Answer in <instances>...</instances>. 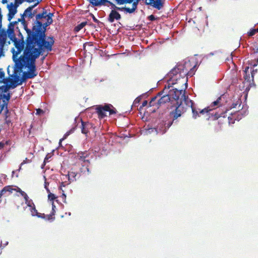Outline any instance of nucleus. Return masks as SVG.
I'll return each instance as SVG.
<instances>
[{
	"label": "nucleus",
	"instance_id": "52",
	"mask_svg": "<svg viewBox=\"0 0 258 258\" xmlns=\"http://www.w3.org/2000/svg\"><path fill=\"white\" fill-rule=\"evenodd\" d=\"M4 147V143L0 142V149L3 148Z\"/></svg>",
	"mask_w": 258,
	"mask_h": 258
},
{
	"label": "nucleus",
	"instance_id": "62",
	"mask_svg": "<svg viewBox=\"0 0 258 258\" xmlns=\"http://www.w3.org/2000/svg\"><path fill=\"white\" fill-rule=\"evenodd\" d=\"M137 99H135V101H137V102H139V100H137Z\"/></svg>",
	"mask_w": 258,
	"mask_h": 258
},
{
	"label": "nucleus",
	"instance_id": "22",
	"mask_svg": "<svg viewBox=\"0 0 258 258\" xmlns=\"http://www.w3.org/2000/svg\"><path fill=\"white\" fill-rule=\"evenodd\" d=\"M17 86V85H15L14 84H13L12 85H8L7 83H6V85L0 87V92L6 93L11 88H15Z\"/></svg>",
	"mask_w": 258,
	"mask_h": 258
},
{
	"label": "nucleus",
	"instance_id": "47",
	"mask_svg": "<svg viewBox=\"0 0 258 258\" xmlns=\"http://www.w3.org/2000/svg\"><path fill=\"white\" fill-rule=\"evenodd\" d=\"M91 16L92 17L93 20L95 23H98L99 21L98 19L96 18V17L92 14H91Z\"/></svg>",
	"mask_w": 258,
	"mask_h": 258
},
{
	"label": "nucleus",
	"instance_id": "38",
	"mask_svg": "<svg viewBox=\"0 0 258 258\" xmlns=\"http://www.w3.org/2000/svg\"><path fill=\"white\" fill-rule=\"evenodd\" d=\"M5 123L8 125H9L10 124L12 123L11 119H10V117H8V116H6V117H5Z\"/></svg>",
	"mask_w": 258,
	"mask_h": 258
},
{
	"label": "nucleus",
	"instance_id": "53",
	"mask_svg": "<svg viewBox=\"0 0 258 258\" xmlns=\"http://www.w3.org/2000/svg\"><path fill=\"white\" fill-rule=\"evenodd\" d=\"M64 139V138H62V139H60L59 142V145H61L62 141Z\"/></svg>",
	"mask_w": 258,
	"mask_h": 258
},
{
	"label": "nucleus",
	"instance_id": "8",
	"mask_svg": "<svg viewBox=\"0 0 258 258\" xmlns=\"http://www.w3.org/2000/svg\"><path fill=\"white\" fill-rule=\"evenodd\" d=\"M109 6H110V9L111 11L109 14L107 20L110 23H113L115 20L118 21L120 20L121 18L120 14L118 13V10L117 8H119V7L116 6L114 4L112 3L111 2L109 3Z\"/></svg>",
	"mask_w": 258,
	"mask_h": 258
},
{
	"label": "nucleus",
	"instance_id": "35",
	"mask_svg": "<svg viewBox=\"0 0 258 258\" xmlns=\"http://www.w3.org/2000/svg\"><path fill=\"white\" fill-rule=\"evenodd\" d=\"M57 197L53 194L50 193L48 195V199L49 200L51 201L52 202Z\"/></svg>",
	"mask_w": 258,
	"mask_h": 258
},
{
	"label": "nucleus",
	"instance_id": "32",
	"mask_svg": "<svg viewBox=\"0 0 258 258\" xmlns=\"http://www.w3.org/2000/svg\"><path fill=\"white\" fill-rule=\"evenodd\" d=\"M212 109L210 108V107H207L206 108H205L203 109L200 110L199 109V113L202 114H204L205 113H207L209 112L210 111L212 110Z\"/></svg>",
	"mask_w": 258,
	"mask_h": 258
},
{
	"label": "nucleus",
	"instance_id": "18",
	"mask_svg": "<svg viewBox=\"0 0 258 258\" xmlns=\"http://www.w3.org/2000/svg\"><path fill=\"white\" fill-rule=\"evenodd\" d=\"M158 104H159L161 106L165 104V103L169 102L170 101H173V100H171V98L169 95V93L168 94H165V95H162L159 98H158Z\"/></svg>",
	"mask_w": 258,
	"mask_h": 258
},
{
	"label": "nucleus",
	"instance_id": "14",
	"mask_svg": "<svg viewBox=\"0 0 258 258\" xmlns=\"http://www.w3.org/2000/svg\"><path fill=\"white\" fill-rule=\"evenodd\" d=\"M11 98L10 93L7 94H0V113H2L5 108L8 106L9 102Z\"/></svg>",
	"mask_w": 258,
	"mask_h": 258
},
{
	"label": "nucleus",
	"instance_id": "42",
	"mask_svg": "<svg viewBox=\"0 0 258 258\" xmlns=\"http://www.w3.org/2000/svg\"><path fill=\"white\" fill-rule=\"evenodd\" d=\"M148 101L147 100H144L143 102L142 105L140 107V109H141L143 107L147 106L148 105Z\"/></svg>",
	"mask_w": 258,
	"mask_h": 258
},
{
	"label": "nucleus",
	"instance_id": "5",
	"mask_svg": "<svg viewBox=\"0 0 258 258\" xmlns=\"http://www.w3.org/2000/svg\"><path fill=\"white\" fill-rule=\"evenodd\" d=\"M169 95L171 98L176 102L175 104L181 102V104L184 102L187 105L188 96L185 95V91L182 89L178 90L177 89H173L169 91Z\"/></svg>",
	"mask_w": 258,
	"mask_h": 258
},
{
	"label": "nucleus",
	"instance_id": "49",
	"mask_svg": "<svg viewBox=\"0 0 258 258\" xmlns=\"http://www.w3.org/2000/svg\"><path fill=\"white\" fill-rule=\"evenodd\" d=\"M256 73H257V69L253 70L251 72V77L252 79H253L254 75Z\"/></svg>",
	"mask_w": 258,
	"mask_h": 258
},
{
	"label": "nucleus",
	"instance_id": "50",
	"mask_svg": "<svg viewBox=\"0 0 258 258\" xmlns=\"http://www.w3.org/2000/svg\"><path fill=\"white\" fill-rule=\"evenodd\" d=\"M248 70H249V67H245V70H244V73H245V75H246L247 73L248 72Z\"/></svg>",
	"mask_w": 258,
	"mask_h": 258
},
{
	"label": "nucleus",
	"instance_id": "54",
	"mask_svg": "<svg viewBox=\"0 0 258 258\" xmlns=\"http://www.w3.org/2000/svg\"><path fill=\"white\" fill-rule=\"evenodd\" d=\"M46 191L48 192V194L51 193L50 191V190L49 189V188L48 187H46Z\"/></svg>",
	"mask_w": 258,
	"mask_h": 258
},
{
	"label": "nucleus",
	"instance_id": "56",
	"mask_svg": "<svg viewBox=\"0 0 258 258\" xmlns=\"http://www.w3.org/2000/svg\"><path fill=\"white\" fill-rule=\"evenodd\" d=\"M8 2V1H2V3L4 4H6V3H7Z\"/></svg>",
	"mask_w": 258,
	"mask_h": 258
},
{
	"label": "nucleus",
	"instance_id": "57",
	"mask_svg": "<svg viewBox=\"0 0 258 258\" xmlns=\"http://www.w3.org/2000/svg\"><path fill=\"white\" fill-rule=\"evenodd\" d=\"M2 82H5L4 80H0V83H2Z\"/></svg>",
	"mask_w": 258,
	"mask_h": 258
},
{
	"label": "nucleus",
	"instance_id": "51",
	"mask_svg": "<svg viewBox=\"0 0 258 258\" xmlns=\"http://www.w3.org/2000/svg\"><path fill=\"white\" fill-rule=\"evenodd\" d=\"M69 183H66V182H62L61 183L60 187H61L62 186H65L66 184H68Z\"/></svg>",
	"mask_w": 258,
	"mask_h": 258
},
{
	"label": "nucleus",
	"instance_id": "58",
	"mask_svg": "<svg viewBox=\"0 0 258 258\" xmlns=\"http://www.w3.org/2000/svg\"><path fill=\"white\" fill-rule=\"evenodd\" d=\"M46 187H47L46 182L45 183V188H46Z\"/></svg>",
	"mask_w": 258,
	"mask_h": 258
},
{
	"label": "nucleus",
	"instance_id": "61",
	"mask_svg": "<svg viewBox=\"0 0 258 258\" xmlns=\"http://www.w3.org/2000/svg\"><path fill=\"white\" fill-rule=\"evenodd\" d=\"M244 78H245V80L247 79V78H246V77L245 76H244Z\"/></svg>",
	"mask_w": 258,
	"mask_h": 258
},
{
	"label": "nucleus",
	"instance_id": "45",
	"mask_svg": "<svg viewBox=\"0 0 258 258\" xmlns=\"http://www.w3.org/2000/svg\"><path fill=\"white\" fill-rule=\"evenodd\" d=\"M51 205H52V211H51V213H53V214H55V206L54 205V202H52Z\"/></svg>",
	"mask_w": 258,
	"mask_h": 258
},
{
	"label": "nucleus",
	"instance_id": "21",
	"mask_svg": "<svg viewBox=\"0 0 258 258\" xmlns=\"http://www.w3.org/2000/svg\"><path fill=\"white\" fill-rule=\"evenodd\" d=\"M52 13H49V14H48V15L45 18V19L46 20V22H44L43 23V28H44L45 29V31L46 30V27L50 25L53 22L52 19Z\"/></svg>",
	"mask_w": 258,
	"mask_h": 258
},
{
	"label": "nucleus",
	"instance_id": "2",
	"mask_svg": "<svg viewBox=\"0 0 258 258\" xmlns=\"http://www.w3.org/2000/svg\"><path fill=\"white\" fill-rule=\"evenodd\" d=\"M46 50L31 46H25V48L23 53L19 57V59L15 64V73H21L22 72V69L27 68L29 71L24 72L23 74L21 80L19 82V77L15 76V82H18L17 85H22L23 82L26 81L27 79L34 78L37 75L36 71V59L42 55L43 53Z\"/></svg>",
	"mask_w": 258,
	"mask_h": 258
},
{
	"label": "nucleus",
	"instance_id": "16",
	"mask_svg": "<svg viewBox=\"0 0 258 258\" xmlns=\"http://www.w3.org/2000/svg\"><path fill=\"white\" fill-rule=\"evenodd\" d=\"M41 1H37V3L34 4L33 5L27 8L24 11L22 17H28L29 18H32L35 14L36 13V11L34 10L32 11L33 8L36 7L38 4L40 3Z\"/></svg>",
	"mask_w": 258,
	"mask_h": 258
},
{
	"label": "nucleus",
	"instance_id": "10",
	"mask_svg": "<svg viewBox=\"0 0 258 258\" xmlns=\"http://www.w3.org/2000/svg\"><path fill=\"white\" fill-rule=\"evenodd\" d=\"M24 1H15L14 3H11L8 5L7 8L9 10L8 14V20L10 21L17 12V8Z\"/></svg>",
	"mask_w": 258,
	"mask_h": 258
},
{
	"label": "nucleus",
	"instance_id": "41",
	"mask_svg": "<svg viewBox=\"0 0 258 258\" xmlns=\"http://www.w3.org/2000/svg\"><path fill=\"white\" fill-rule=\"evenodd\" d=\"M228 120L229 124H233L234 123L235 119H234L232 117L228 116Z\"/></svg>",
	"mask_w": 258,
	"mask_h": 258
},
{
	"label": "nucleus",
	"instance_id": "37",
	"mask_svg": "<svg viewBox=\"0 0 258 258\" xmlns=\"http://www.w3.org/2000/svg\"><path fill=\"white\" fill-rule=\"evenodd\" d=\"M4 110H5V117H6V116L10 117L11 113L8 108V106H7V108H5Z\"/></svg>",
	"mask_w": 258,
	"mask_h": 258
},
{
	"label": "nucleus",
	"instance_id": "55",
	"mask_svg": "<svg viewBox=\"0 0 258 258\" xmlns=\"http://www.w3.org/2000/svg\"><path fill=\"white\" fill-rule=\"evenodd\" d=\"M80 171H81V172H85V170H83V168H82L80 169Z\"/></svg>",
	"mask_w": 258,
	"mask_h": 258
},
{
	"label": "nucleus",
	"instance_id": "64",
	"mask_svg": "<svg viewBox=\"0 0 258 258\" xmlns=\"http://www.w3.org/2000/svg\"><path fill=\"white\" fill-rule=\"evenodd\" d=\"M10 80H11V83H13V80H12V79H11Z\"/></svg>",
	"mask_w": 258,
	"mask_h": 258
},
{
	"label": "nucleus",
	"instance_id": "28",
	"mask_svg": "<svg viewBox=\"0 0 258 258\" xmlns=\"http://www.w3.org/2000/svg\"><path fill=\"white\" fill-rule=\"evenodd\" d=\"M22 21V23L24 24V26L27 25L25 23V20L24 19H19L18 21L11 22L9 23L8 26L11 28H13L14 29L15 25L18 22Z\"/></svg>",
	"mask_w": 258,
	"mask_h": 258
},
{
	"label": "nucleus",
	"instance_id": "46",
	"mask_svg": "<svg viewBox=\"0 0 258 258\" xmlns=\"http://www.w3.org/2000/svg\"><path fill=\"white\" fill-rule=\"evenodd\" d=\"M174 120H172L171 121H169L168 123H165L166 127H167L168 128H169L170 126L172 124Z\"/></svg>",
	"mask_w": 258,
	"mask_h": 258
},
{
	"label": "nucleus",
	"instance_id": "48",
	"mask_svg": "<svg viewBox=\"0 0 258 258\" xmlns=\"http://www.w3.org/2000/svg\"><path fill=\"white\" fill-rule=\"evenodd\" d=\"M50 157L48 156V155H47L45 157V158H44V162H43V163L44 165H45L46 163L47 162L48 159L50 158Z\"/></svg>",
	"mask_w": 258,
	"mask_h": 258
},
{
	"label": "nucleus",
	"instance_id": "6",
	"mask_svg": "<svg viewBox=\"0 0 258 258\" xmlns=\"http://www.w3.org/2000/svg\"><path fill=\"white\" fill-rule=\"evenodd\" d=\"M20 35H21V38L19 40H18L17 38L12 40L14 43L16 48L17 49V50H15L14 48H13L12 50L13 53V59L15 63H16V61L17 62V60L19 59V58H18V55L20 54L22 50L23 49L24 50L25 48V47L24 48L25 41L24 40V37L21 33H20Z\"/></svg>",
	"mask_w": 258,
	"mask_h": 258
},
{
	"label": "nucleus",
	"instance_id": "30",
	"mask_svg": "<svg viewBox=\"0 0 258 258\" xmlns=\"http://www.w3.org/2000/svg\"><path fill=\"white\" fill-rule=\"evenodd\" d=\"M0 80H4L5 82L3 83L5 84L7 83L8 81V79L5 78V73L1 68H0Z\"/></svg>",
	"mask_w": 258,
	"mask_h": 258
},
{
	"label": "nucleus",
	"instance_id": "23",
	"mask_svg": "<svg viewBox=\"0 0 258 258\" xmlns=\"http://www.w3.org/2000/svg\"><path fill=\"white\" fill-rule=\"evenodd\" d=\"M77 173L74 171H69L68 175H66V177H68L69 183L75 181L76 180V176Z\"/></svg>",
	"mask_w": 258,
	"mask_h": 258
},
{
	"label": "nucleus",
	"instance_id": "34",
	"mask_svg": "<svg viewBox=\"0 0 258 258\" xmlns=\"http://www.w3.org/2000/svg\"><path fill=\"white\" fill-rule=\"evenodd\" d=\"M210 108L212 109V110H213V109H214V108H217V107H219V105H218V101H217L216 100V101H213V102L211 103V105H210Z\"/></svg>",
	"mask_w": 258,
	"mask_h": 258
},
{
	"label": "nucleus",
	"instance_id": "1",
	"mask_svg": "<svg viewBox=\"0 0 258 258\" xmlns=\"http://www.w3.org/2000/svg\"><path fill=\"white\" fill-rule=\"evenodd\" d=\"M47 15L46 11L36 15V21L33 24L32 29H29L27 25L25 26L27 34L25 44L49 52L52 50L54 40L52 36L46 37L45 29L43 28L44 19Z\"/></svg>",
	"mask_w": 258,
	"mask_h": 258
},
{
	"label": "nucleus",
	"instance_id": "33",
	"mask_svg": "<svg viewBox=\"0 0 258 258\" xmlns=\"http://www.w3.org/2000/svg\"><path fill=\"white\" fill-rule=\"evenodd\" d=\"M225 114H226V111L222 112V113H215L214 114V117L215 119H218L220 117H225Z\"/></svg>",
	"mask_w": 258,
	"mask_h": 258
},
{
	"label": "nucleus",
	"instance_id": "19",
	"mask_svg": "<svg viewBox=\"0 0 258 258\" xmlns=\"http://www.w3.org/2000/svg\"><path fill=\"white\" fill-rule=\"evenodd\" d=\"M90 4L88 6V7L94 8L96 6H106L109 7L107 4L110 3L111 1H89Z\"/></svg>",
	"mask_w": 258,
	"mask_h": 258
},
{
	"label": "nucleus",
	"instance_id": "43",
	"mask_svg": "<svg viewBox=\"0 0 258 258\" xmlns=\"http://www.w3.org/2000/svg\"><path fill=\"white\" fill-rule=\"evenodd\" d=\"M43 113H44V111L42 109H41L40 108H38V109H36V114L40 115Z\"/></svg>",
	"mask_w": 258,
	"mask_h": 258
},
{
	"label": "nucleus",
	"instance_id": "15",
	"mask_svg": "<svg viewBox=\"0 0 258 258\" xmlns=\"http://www.w3.org/2000/svg\"><path fill=\"white\" fill-rule=\"evenodd\" d=\"M145 4L148 6V9L154 8L160 10L164 7V1H145Z\"/></svg>",
	"mask_w": 258,
	"mask_h": 258
},
{
	"label": "nucleus",
	"instance_id": "17",
	"mask_svg": "<svg viewBox=\"0 0 258 258\" xmlns=\"http://www.w3.org/2000/svg\"><path fill=\"white\" fill-rule=\"evenodd\" d=\"M92 127V124L89 122H84L81 120V132L83 134L87 135L89 130Z\"/></svg>",
	"mask_w": 258,
	"mask_h": 258
},
{
	"label": "nucleus",
	"instance_id": "11",
	"mask_svg": "<svg viewBox=\"0 0 258 258\" xmlns=\"http://www.w3.org/2000/svg\"><path fill=\"white\" fill-rule=\"evenodd\" d=\"M163 94V91L159 92L156 96L152 97L151 101L149 103V107H153L152 109H151L152 112H155L157 109H158L160 105L158 104V98Z\"/></svg>",
	"mask_w": 258,
	"mask_h": 258
},
{
	"label": "nucleus",
	"instance_id": "3",
	"mask_svg": "<svg viewBox=\"0 0 258 258\" xmlns=\"http://www.w3.org/2000/svg\"><path fill=\"white\" fill-rule=\"evenodd\" d=\"M196 65L191 64L190 61H185L183 64H177L168 73V76L171 79L177 80L180 78L183 80L182 83L187 85V77H192L195 73Z\"/></svg>",
	"mask_w": 258,
	"mask_h": 258
},
{
	"label": "nucleus",
	"instance_id": "63",
	"mask_svg": "<svg viewBox=\"0 0 258 258\" xmlns=\"http://www.w3.org/2000/svg\"><path fill=\"white\" fill-rule=\"evenodd\" d=\"M137 99H135V101H137V102H139V100H137Z\"/></svg>",
	"mask_w": 258,
	"mask_h": 258
},
{
	"label": "nucleus",
	"instance_id": "25",
	"mask_svg": "<svg viewBox=\"0 0 258 258\" xmlns=\"http://www.w3.org/2000/svg\"><path fill=\"white\" fill-rule=\"evenodd\" d=\"M189 103H190V107L191 108L192 113V117L194 118H197L198 116H199V112L194 107L193 104L194 103L191 100H189Z\"/></svg>",
	"mask_w": 258,
	"mask_h": 258
},
{
	"label": "nucleus",
	"instance_id": "24",
	"mask_svg": "<svg viewBox=\"0 0 258 258\" xmlns=\"http://www.w3.org/2000/svg\"><path fill=\"white\" fill-rule=\"evenodd\" d=\"M6 31L7 37L8 36L11 40L16 38L14 33V29L13 28L8 26V29Z\"/></svg>",
	"mask_w": 258,
	"mask_h": 258
},
{
	"label": "nucleus",
	"instance_id": "29",
	"mask_svg": "<svg viewBox=\"0 0 258 258\" xmlns=\"http://www.w3.org/2000/svg\"><path fill=\"white\" fill-rule=\"evenodd\" d=\"M241 101L240 99H238L236 103H233L231 105L230 108H235L237 106V105H238V110L242 109V107H241Z\"/></svg>",
	"mask_w": 258,
	"mask_h": 258
},
{
	"label": "nucleus",
	"instance_id": "9",
	"mask_svg": "<svg viewBox=\"0 0 258 258\" xmlns=\"http://www.w3.org/2000/svg\"><path fill=\"white\" fill-rule=\"evenodd\" d=\"M90 153L86 151L84 152H80L76 156V158L81 163L83 167L86 166V171L89 173L90 172L89 166L90 164V161L87 158L89 157Z\"/></svg>",
	"mask_w": 258,
	"mask_h": 258
},
{
	"label": "nucleus",
	"instance_id": "26",
	"mask_svg": "<svg viewBox=\"0 0 258 258\" xmlns=\"http://www.w3.org/2000/svg\"><path fill=\"white\" fill-rule=\"evenodd\" d=\"M87 24V22H83L81 23L78 24L77 26H76L74 28V31L76 32H78L80 31L83 28H84Z\"/></svg>",
	"mask_w": 258,
	"mask_h": 258
},
{
	"label": "nucleus",
	"instance_id": "7",
	"mask_svg": "<svg viewBox=\"0 0 258 258\" xmlns=\"http://www.w3.org/2000/svg\"><path fill=\"white\" fill-rule=\"evenodd\" d=\"M95 109L99 118H103L106 116V112H109L110 115L116 113V109L110 104L98 105Z\"/></svg>",
	"mask_w": 258,
	"mask_h": 258
},
{
	"label": "nucleus",
	"instance_id": "31",
	"mask_svg": "<svg viewBox=\"0 0 258 258\" xmlns=\"http://www.w3.org/2000/svg\"><path fill=\"white\" fill-rule=\"evenodd\" d=\"M25 201V203L27 205L28 207L31 208L33 207V205H35L33 203L32 201L31 200L29 199V197L27 196V199H24Z\"/></svg>",
	"mask_w": 258,
	"mask_h": 258
},
{
	"label": "nucleus",
	"instance_id": "27",
	"mask_svg": "<svg viewBox=\"0 0 258 258\" xmlns=\"http://www.w3.org/2000/svg\"><path fill=\"white\" fill-rule=\"evenodd\" d=\"M218 101L219 106H221L224 105V102H226L225 96L224 94L222 95L216 100Z\"/></svg>",
	"mask_w": 258,
	"mask_h": 258
},
{
	"label": "nucleus",
	"instance_id": "59",
	"mask_svg": "<svg viewBox=\"0 0 258 258\" xmlns=\"http://www.w3.org/2000/svg\"><path fill=\"white\" fill-rule=\"evenodd\" d=\"M255 31H256V32H258V28H256V29H255Z\"/></svg>",
	"mask_w": 258,
	"mask_h": 258
},
{
	"label": "nucleus",
	"instance_id": "13",
	"mask_svg": "<svg viewBox=\"0 0 258 258\" xmlns=\"http://www.w3.org/2000/svg\"><path fill=\"white\" fill-rule=\"evenodd\" d=\"M182 104L181 102L178 103L177 104H175V110L170 112V115L172 117L173 120L176 119L183 113V107L181 106Z\"/></svg>",
	"mask_w": 258,
	"mask_h": 258
},
{
	"label": "nucleus",
	"instance_id": "36",
	"mask_svg": "<svg viewBox=\"0 0 258 258\" xmlns=\"http://www.w3.org/2000/svg\"><path fill=\"white\" fill-rule=\"evenodd\" d=\"M54 215V214H53V213H51L50 214L47 215H45V219H47L48 220H54V217H53Z\"/></svg>",
	"mask_w": 258,
	"mask_h": 258
},
{
	"label": "nucleus",
	"instance_id": "39",
	"mask_svg": "<svg viewBox=\"0 0 258 258\" xmlns=\"http://www.w3.org/2000/svg\"><path fill=\"white\" fill-rule=\"evenodd\" d=\"M256 33V32L255 29H252L248 32V35L249 36H252L254 35Z\"/></svg>",
	"mask_w": 258,
	"mask_h": 258
},
{
	"label": "nucleus",
	"instance_id": "40",
	"mask_svg": "<svg viewBox=\"0 0 258 258\" xmlns=\"http://www.w3.org/2000/svg\"><path fill=\"white\" fill-rule=\"evenodd\" d=\"M148 19L151 21H153L156 20L157 18L153 15H151L148 17Z\"/></svg>",
	"mask_w": 258,
	"mask_h": 258
},
{
	"label": "nucleus",
	"instance_id": "20",
	"mask_svg": "<svg viewBox=\"0 0 258 258\" xmlns=\"http://www.w3.org/2000/svg\"><path fill=\"white\" fill-rule=\"evenodd\" d=\"M30 210L32 216H37L39 218H45L44 214H41L37 212L35 205H33V207H31Z\"/></svg>",
	"mask_w": 258,
	"mask_h": 258
},
{
	"label": "nucleus",
	"instance_id": "44",
	"mask_svg": "<svg viewBox=\"0 0 258 258\" xmlns=\"http://www.w3.org/2000/svg\"><path fill=\"white\" fill-rule=\"evenodd\" d=\"M31 162V160H29V159H28L27 158H25V159L24 160H23V161L21 163V166L22 165H23V164H26V163H29Z\"/></svg>",
	"mask_w": 258,
	"mask_h": 258
},
{
	"label": "nucleus",
	"instance_id": "4",
	"mask_svg": "<svg viewBox=\"0 0 258 258\" xmlns=\"http://www.w3.org/2000/svg\"><path fill=\"white\" fill-rule=\"evenodd\" d=\"M116 4L119 6L117 8L119 11L123 12L125 14H133L137 9L139 1H115Z\"/></svg>",
	"mask_w": 258,
	"mask_h": 258
},
{
	"label": "nucleus",
	"instance_id": "60",
	"mask_svg": "<svg viewBox=\"0 0 258 258\" xmlns=\"http://www.w3.org/2000/svg\"><path fill=\"white\" fill-rule=\"evenodd\" d=\"M27 2H29V3H31V2H33V1H27Z\"/></svg>",
	"mask_w": 258,
	"mask_h": 258
},
{
	"label": "nucleus",
	"instance_id": "12",
	"mask_svg": "<svg viewBox=\"0 0 258 258\" xmlns=\"http://www.w3.org/2000/svg\"><path fill=\"white\" fill-rule=\"evenodd\" d=\"M3 15L0 12V48L5 46L7 42V34L4 29L2 28Z\"/></svg>",
	"mask_w": 258,
	"mask_h": 258
}]
</instances>
